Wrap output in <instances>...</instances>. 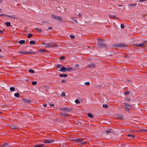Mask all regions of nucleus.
<instances>
[{
    "mask_svg": "<svg viewBox=\"0 0 147 147\" xmlns=\"http://www.w3.org/2000/svg\"><path fill=\"white\" fill-rule=\"evenodd\" d=\"M69 140L75 142H78L80 143L81 145H83L86 143V142H83V141L84 140V138H78L76 139L74 138H72L71 137H69Z\"/></svg>",
    "mask_w": 147,
    "mask_h": 147,
    "instance_id": "nucleus-1",
    "label": "nucleus"
},
{
    "mask_svg": "<svg viewBox=\"0 0 147 147\" xmlns=\"http://www.w3.org/2000/svg\"><path fill=\"white\" fill-rule=\"evenodd\" d=\"M113 47L117 48V47L121 48L124 47H126L128 46L127 45H126L124 43H119L118 44H113Z\"/></svg>",
    "mask_w": 147,
    "mask_h": 147,
    "instance_id": "nucleus-2",
    "label": "nucleus"
},
{
    "mask_svg": "<svg viewBox=\"0 0 147 147\" xmlns=\"http://www.w3.org/2000/svg\"><path fill=\"white\" fill-rule=\"evenodd\" d=\"M45 47L46 48L55 47L57 46V45L54 43H46L45 44Z\"/></svg>",
    "mask_w": 147,
    "mask_h": 147,
    "instance_id": "nucleus-3",
    "label": "nucleus"
},
{
    "mask_svg": "<svg viewBox=\"0 0 147 147\" xmlns=\"http://www.w3.org/2000/svg\"><path fill=\"white\" fill-rule=\"evenodd\" d=\"M51 18L55 20H57L59 21L60 22H61L62 21V19L61 18L58 16H57L54 14H51Z\"/></svg>",
    "mask_w": 147,
    "mask_h": 147,
    "instance_id": "nucleus-4",
    "label": "nucleus"
},
{
    "mask_svg": "<svg viewBox=\"0 0 147 147\" xmlns=\"http://www.w3.org/2000/svg\"><path fill=\"white\" fill-rule=\"evenodd\" d=\"M97 44L98 45V47H99L100 48H105L107 47L106 44L103 43L100 41H98Z\"/></svg>",
    "mask_w": 147,
    "mask_h": 147,
    "instance_id": "nucleus-5",
    "label": "nucleus"
},
{
    "mask_svg": "<svg viewBox=\"0 0 147 147\" xmlns=\"http://www.w3.org/2000/svg\"><path fill=\"white\" fill-rule=\"evenodd\" d=\"M57 69L58 71H64V66H62L61 64H57L56 66Z\"/></svg>",
    "mask_w": 147,
    "mask_h": 147,
    "instance_id": "nucleus-6",
    "label": "nucleus"
},
{
    "mask_svg": "<svg viewBox=\"0 0 147 147\" xmlns=\"http://www.w3.org/2000/svg\"><path fill=\"white\" fill-rule=\"evenodd\" d=\"M147 43V41H144L142 43L139 44H136L134 45V46L136 47H142L144 45Z\"/></svg>",
    "mask_w": 147,
    "mask_h": 147,
    "instance_id": "nucleus-7",
    "label": "nucleus"
},
{
    "mask_svg": "<svg viewBox=\"0 0 147 147\" xmlns=\"http://www.w3.org/2000/svg\"><path fill=\"white\" fill-rule=\"evenodd\" d=\"M76 69L75 67H65V72L68 71L70 72L72 71H74Z\"/></svg>",
    "mask_w": 147,
    "mask_h": 147,
    "instance_id": "nucleus-8",
    "label": "nucleus"
},
{
    "mask_svg": "<svg viewBox=\"0 0 147 147\" xmlns=\"http://www.w3.org/2000/svg\"><path fill=\"white\" fill-rule=\"evenodd\" d=\"M124 104L126 107H125V109L127 110L128 111H129L130 109L132 107V106L130 104L126 102H124Z\"/></svg>",
    "mask_w": 147,
    "mask_h": 147,
    "instance_id": "nucleus-9",
    "label": "nucleus"
},
{
    "mask_svg": "<svg viewBox=\"0 0 147 147\" xmlns=\"http://www.w3.org/2000/svg\"><path fill=\"white\" fill-rule=\"evenodd\" d=\"M54 142V140H51V139H47L45 141H44L43 143H53Z\"/></svg>",
    "mask_w": 147,
    "mask_h": 147,
    "instance_id": "nucleus-10",
    "label": "nucleus"
},
{
    "mask_svg": "<svg viewBox=\"0 0 147 147\" xmlns=\"http://www.w3.org/2000/svg\"><path fill=\"white\" fill-rule=\"evenodd\" d=\"M89 65V67L91 69L95 67L96 66V65L94 63H90Z\"/></svg>",
    "mask_w": 147,
    "mask_h": 147,
    "instance_id": "nucleus-11",
    "label": "nucleus"
},
{
    "mask_svg": "<svg viewBox=\"0 0 147 147\" xmlns=\"http://www.w3.org/2000/svg\"><path fill=\"white\" fill-rule=\"evenodd\" d=\"M117 118H119L122 120H124V118L123 115L122 114L118 115H117Z\"/></svg>",
    "mask_w": 147,
    "mask_h": 147,
    "instance_id": "nucleus-12",
    "label": "nucleus"
},
{
    "mask_svg": "<svg viewBox=\"0 0 147 147\" xmlns=\"http://www.w3.org/2000/svg\"><path fill=\"white\" fill-rule=\"evenodd\" d=\"M72 110V109L65 107V111L70 112Z\"/></svg>",
    "mask_w": 147,
    "mask_h": 147,
    "instance_id": "nucleus-13",
    "label": "nucleus"
},
{
    "mask_svg": "<svg viewBox=\"0 0 147 147\" xmlns=\"http://www.w3.org/2000/svg\"><path fill=\"white\" fill-rule=\"evenodd\" d=\"M23 100L24 102L26 103H28L30 102V99H27L25 98H24L23 99Z\"/></svg>",
    "mask_w": 147,
    "mask_h": 147,
    "instance_id": "nucleus-14",
    "label": "nucleus"
},
{
    "mask_svg": "<svg viewBox=\"0 0 147 147\" xmlns=\"http://www.w3.org/2000/svg\"><path fill=\"white\" fill-rule=\"evenodd\" d=\"M11 128L15 129H18V128L17 127L14 125H12L10 126Z\"/></svg>",
    "mask_w": 147,
    "mask_h": 147,
    "instance_id": "nucleus-15",
    "label": "nucleus"
},
{
    "mask_svg": "<svg viewBox=\"0 0 147 147\" xmlns=\"http://www.w3.org/2000/svg\"><path fill=\"white\" fill-rule=\"evenodd\" d=\"M35 29L37 30L39 33H42V29L40 28H36Z\"/></svg>",
    "mask_w": 147,
    "mask_h": 147,
    "instance_id": "nucleus-16",
    "label": "nucleus"
},
{
    "mask_svg": "<svg viewBox=\"0 0 147 147\" xmlns=\"http://www.w3.org/2000/svg\"><path fill=\"white\" fill-rule=\"evenodd\" d=\"M111 129H107V130L105 131V132L107 133V134H108L109 133H110L111 132Z\"/></svg>",
    "mask_w": 147,
    "mask_h": 147,
    "instance_id": "nucleus-17",
    "label": "nucleus"
},
{
    "mask_svg": "<svg viewBox=\"0 0 147 147\" xmlns=\"http://www.w3.org/2000/svg\"><path fill=\"white\" fill-rule=\"evenodd\" d=\"M88 116L89 117L91 118H93L94 117V116L92 115V114L90 113H88Z\"/></svg>",
    "mask_w": 147,
    "mask_h": 147,
    "instance_id": "nucleus-18",
    "label": "nucleus"
},
{
    "mask_svg": "<svg viewBox=\"0 0 147 147\" xmlns=\"http://www.w3.org/2000/svg\"><path fill=\"white\" fill-rule=\"evenodd\" d=\"M5 24L7 26H11V24L10 22H7L5 23Z\"/></svg>",
    "mask_w": 147,
    "mask_h": 147,
    "instance_id": "nucleus-19",
    "label": "nucleus"
},
{
    "mask_svg": "<svg viewBox=\"0 0 147 147\" xmlns=\"http://www.w3.org/2000/svg\"><path fill=\"white\" fill-rule=\"evenodd\" d=\"M38 51L40 53L44 52H47V51H46L44 49H40L38 50Z\"/></svg>",
    "mask_w": 147,
    "mask_h": 147,
    "instance_id": "nucleus-20",
    "label": "nucleus"
},
{
    "mask_svg": "<svg viewBox=\"0 0 147 147\" xmlns=\"http://www.w3.org/2000/svg\"><path fill=\"white\" fill-rule=\"evenodd\" d=\"M25 40H20L19 42V43L20 44H23L24 43Z\"/></svg>",
    "mask_w": 147,
    "mask_h": 147,
    "instance_id": "nucleus-21",
    "label": "nucleus"
},
{
    "mask_svg": "<svg viewBox=\"0 0 147 147\" xmlns=\"http://www.w3.org/2000/svg\"><path fill=\"white\" fill-rule=\"evenodd\" d=\"M35 52H31L29 51H27L26 52V54H28L29 55L32 54H35Z\"/></svg>",
    "mask_w": 147,
    "mask_h": 147,
    "instance_id": "nucleus-22",
    "label": "nucleus"
},
{
    "mask_svg": "<svg viewBox=\"0 0 147 147\" xmlns=\"http://www.w3.org/2000/svg\"><path fill=\"white\" fill-rule=\"evenodd\" d=\"M44 145V144H38L34 146L33 147H42Z\"/></svg>",
    "mask_w": 147,
    "mask_h": 147,
    "instance_id": "nucleus-23",
    "label": "nucleus"
},
{
    "mask_svg": "<svg viewBox=\"0 0 147 147\" xmlns=\"http://www.w3.org/2000/svg\"><path fill=\"white\" fill-rule=\"evenodd\" d=\"M127 136L129 137H132V138H135V136L134 135L128 134Z\"/></svg>",
    "mask_w": 147,
    "mask_h": 147,
    "instance_id": "nucleus-24",
    "label": "nucleus"
},
{
    "mask_svg": "<svg viewBox=\"0 0 147 147\" xmlns=\"http://www.w3.org/2000/svg\"><path fill=\"white\" fill-rule=\"evenodd\" d=\"M30 44L32 45H34L36 43V41H34L31 40L30 42Z\"/></svg>",
    "mask_w": 147,
    "mask_h": 147,
    "instance_id": "nucleus-25",
    "label": "nucleus"
},
{
    "mask_svg": "<svg viewBox=\"0 0 147 147\" xmlns=\"http://www.w3.org/2000/svg\"><path fill=\"white\" fill-rule=\"evenodd\" d=\"M97 40L98 41H100V42H104L105 41L104 39H99L98 38L97 39Z\"/></svg>",
    "mask_w": 147,
    "mask_h": 147,
    "instance_id": "nucleus-26",
    "label": "nucleus"
},
{
    "mask_svg": "<svg viewBox=\"0 0 147 147\" xmlns=\"http://www.w3.org/2000/svg\"><path fill=\"white\" fill-rule=\"evenodd\" d=\"M28 71L30 73L33 74L34 73V71L33 69H30Z\"/></svg>",
    "mask_w": 147,
    "mask_h": 147,
    "instance_id": "nucleus-27",
    "label": "nucleus"
},
{
    "mask_svg": "<svg viewBox=\"0 0 147 147\" xmlns=\"http://www.w3.org/2000/svg\"><path fill=\"white\" fill-rule=\"evenodd\" d=\"M20 96V94L18 93H16L14 94V96L16 97H19Z\"/></svg>",
    "mask_w": 147,
    "mask_h": 147,
    "instance_id": "nucleus-28",
    "label": "nucleus"
},
{
    "mask_svg": "<svg viewBox=\"0 0 147 147\" xmlns=\"http://www.w3.org/2000/svg\"><path fill=\"white\" fill-rule=\"evenodd\" d=\"M15 88L13 87H11L10 88V90L11 91H13L15 90Z\"/></svg>",
    "mask_w": 147,
    "mask_h": 147,
    "instance_id": "nucleus-29",
    "label": "nucleus"
},
{
    "mask_svg": "<svg viewBox=\"0 0 147 147\" xmlns=\"http://www.w3.org/2000/svg\"><path fill=\"white\" fill-rule=\"evenodd\" d=\"M33 36V34H29L28 35L27 37L28 38H30Z\"/></svg>",
    "mask_w": 147,
    "mask_h": 147,
    "instance_id": "nucleus-30",
    "label": "nucleus"
},
{
    "mask_svg": "<svg viewBox=\"0 0 147 147\" xmlns=\"http://www.w3.org/2000/svg\"><path fill=\"white\" fill-rule=\"evenodd\" d=\"M13 15H11V16H9V15H6V16L8 17H9V18H15L14 17H13Z\"/></svg>",
    "mask_w": 147,
    "mask_h": 147,
    "instance_id": "nucleus-31",
    "label": "nucleus"
},
{
    "mask_svg": "<svg viewBox=\"0 0 147 147\" xmlns=\"http://www.w3.org/2000/svg\"><path fill=\"white\" fill-rule=\"evenodd\" d=\"M124 94L127 95L129 94V91H126L124 92Z\"/></svg>",
    "mask_w": 147,
    "mask_h": 147,
    "instance_id": "nucleus-32",
    "label": "nucleus"
},
{
    "mask_svg": "<svg viewBox=\"0 0 147 147\" xmlns=\"http://www.w3.org/2000/svg\"><path fill=\"white\" fill-rule=\"evenodd\" d=\"M32 84L33 85H35L37 84V82L36 81H33L32 82Z\"/></svg>",
    "mask_w": 147,
    "mask_h": 147,
    "instance_id": "nucleus-33",
    "label": "nucleus"
},
{
    "mask_svg": "<svg viewBox=\"0 0 147 147\" xmlns=\"http://www.w3.org/2000/svg\"><path fill=\"white\" fill-rule=\"evenodd\" d=\"M18 53H21L22 54H26V52H24V51H19V52H18Z\"/></svg>",
    "mask_w": 147,
    "mask_h": 147,
    "instance_id": "nucleus-34",
    "label": "nucleus"
},
{
    "mask_svg": "<svg viewBox=\"0 0 147 147\" xmlns=\"http://www.w3.org/2000/svg\"><path fill=\"white\" fill-rule=\"evenodd\" d=\"M103 108H107L108 107V105H107L103 104L102 105Z\"/></svg>",
    "mask_w": 147,
    "mask_h": 147,
    "instance_id": "nucleus-35",
    "label": "nucleus"
},
{
    "mask_svg": "<svg viewBox=\"0 0 147 147\" xmlns=\"http://www.w3.org/2000/svg\"><path fill=\"white\" fill-rule=\"evenodd\" d=\"M8 145V143H4L3 145H1V146H7V145Z\"/></svg>",
    "mask_w": 147,
    "mask_h": 147,
    "instance_id": "nucleus-36",
    "label": "nucleus"
},
{
    "mask_svg": "<svg viewBox=\"0 0 147 147\" xmlns=\"http://www.w3.org/2000/svg\"><path fill=\"white\" fill-rule=\"evenodd\" d=\"M75 102L77 104L79 103H80V102L79 100H78V99L76 100Z\"/></svg>",
    "mask_w": 147,
    "mask_h": 147,
    "instance_id": "nucleus-37",
    "label": "nucleus"
},
{
    "mask_svg": "<svg viewBox=\"0 0 147 147\" xmlns=\"http://www.w3.org/2000/svg\"><path fill=\"white\" fill-rule=\"evenodd\" d=\"M125 100L126 101H130V99L129 98H125Z\"/></svg>",
    "mask_w": 147,
    "mask_h": 147,
    "instance_id": "nucleus-38",
    "label": "nucleus"
},
{
    "mask_svg": "<svg viewBox=\"0 0 147 147\" xmlns=\"http://www.w3.org/2000/svg\"><path fill=\"white\" fill-rule=\"evenodd\" d=\"M85 84L87 86L89 85L90 84V83L89 82H86L85 83Z\"/></svg>",
    "mask_w": 147,
    "mask_h": 147,
    "instance_id": "nucleus-39",
    "label": "nucleus"
},
{
    "mask_svg": "<svg viewBox=\"0 0 147 147\" xmlns=\"http://www.w3.org/2000/svg\"><path fill=\"white\" fill-rule=\"evenodd\" d=\"M110 17H112L113 18H117V16L116 15H111Z\"/></svg>",
    "mask_w": 147,
    "mask_h": 147,
    "instance_id": "nucleus-40",
    "label": "nucleus"
},
{
    "mask_svg": "<svg viewBox=\"0 0 147 147\" xmlns=\"http://www.w3.org/2000/svg\"><path fill=\"white\" fill-rule=\"evenodd\" d=\"M140 131L141 132H146V129H143L140 130Z\"/></svg>",
    "mask_w": 147,
    "mask_h": 147,
    "instance_id": "nucleus-41",
    "label": "nucleus"
},
{
    "mask_svg": "<svg viewBox=\"0 0 147 147\" xmlns=\"http://www.w3.org/2000/svg\"><path fill=\"white\" fill-rule=\"evenodd\" d=\"M130 5L131 6H136L137 5L136 4H130Z\"/></svg>",
    "mask_w": 147,
    "mask_h": 147,
    "instance_id": "nucleus-42",
    "label": "nucleus"
},
{
    "mask_svg": "<svg viewBox=\"0 0 147 147\" xmlns=\"http://www.w3.org/2000/svg\"><path fill=\"white\" fill-rule=\"evenodd\" d=\"M121 28H124V25L123 24H121Z\"/></svg>",
    "mask_w": 147,
    "mask_h": 147,
    "instance_id": "nucleus-43",
    "label": "nucleus"
},
{
    "mask_svg": "<svg viewBox=\"0 0 147 147\" xmlns=\"http://www.w3.org/2000/svg\"><path fill=\"white\" fill-rule=\"evenodd\" d=\"M42 23L43 25H44V24L47 25V22L44 21V22H42Z\"/></svg>",
    "mask_w": 147,
    "mask_h": 147,
    "instance_id": "nucleus-44",
    "label": "nucleus"
},
{
    "mask_svg": "<svg viewBox=\"0 0 147 147\" xmlns=\"http://www.w3.org/2000/svg\"><path fill=\"white\" fill-rule=\"evenodd\" d=\"M59 76L61 77H64V74H60Z\"/></svg>",
    "mask_w": 147,
    "mask_h": 147,
    "instance_id": "nucleus-45",
    "label": "nucleus"
},
{
    "mask_svg": "<svg viewBox=\"0 0 147 147\" xmlns=\"http://www.w3.org/2000/svg\"><path fill=\"white\" fill-rule=\"evenodd\" d=\"M69 36L71 38H75V36L74 35H71Z\"/></svg>",
    "mask_w": 147,
    "mask_h": 147,
    "instance_id": "nucleus-46",
    "label": "nucleus"
},
{
    "mask_svg": "<svg viewBox=\"0 0 147 147\" xmlns=\"http://www.w3.org/2000/svg\"><path fill=\"white\" fill-rule=\"evenodd\" d=\"M61 96L62 97L64 96V92H62L61 93Z\"/></svg>",
    "mask_w": 147,
    "mask_h": 147,
    "instance_id": "nucleus-47",
    "label": "nucleus"
},
{
    "mask_svg": "<svg viewBox=\"0 0 147 147\" xmlns=\"http://www.w3.org/2000/svg\"><path fill=\"white\" fill-rule=\"evenodd\" d=\"M60 59H61L63 60L64 59V56H63L60 57Z\"/></svg>",
    "mask_w": 147,
    "mask_h": 147,
    "instance_id": "nucleus-48",
    "label": "nucleus"
},
{
    "mask_svg": "<svg viewBox=\"0 0 147 147\" xmlns=\"http://www.w3.org/2000/svg\"><path fill=\"white\" fill-rule=\"evenodd\" d=\"M7 15L5 14H0V16H6Z\"/></svg>",
    "mask_w": 147,
    "mask_h": 147,
    "instance_id": "nucleus-49",
    "label": "nucleus"
},
{
    "mask_svg": "<svg viewBox=\"0 0 147 147\" xmlns=\"http://www.w3.org/2000/svg\"><path fill=\"white\" fill-rule=\"evenodd\" d=\"M60 109L61 111H64V108H60Z\"/></svg>",
    "mask_w": 147,
    "mask_h": 147,
    "instance_id": "nucleus-50",
    "label": "nucleus"
},
{
    "mask_svg": "<svg viewBox=\"0 0 147 147\" xmlns=\"http://www.w3.org/2000/svg\"><path fill=\"white\" fill-rule=\"evenodd\" d=\"M61 113V115L62 116H64V113H63V112H60Z\"/></svg>",
    "mask_w": 147,
    "mask_h": 147,
    "instance_id": "nucleus-51",
    "label": "nucleus"
},
{
    "mask_svg": "<svg viewBox=\"0 0 147 147\" xmlns=\"http://www.w3.org/2000/svg\"><path fill=\"white\" fill-rule=\"evenodd\" d=\"M147 1V0H140V2H143V1Z\"/></svg>",
    "mask_w": 147,
    "mask_h": 147,
    "instance_id": "nucleus-52",
    "label": "nucleus"
},
{
    "mask_svg": "<svg viewBox=\"0 0 147 147\" xmlns=\"http://www.w3.org/2000/svg\"><path fill=\"white\" fill-rule=\"evenodd\" d=\"M43 106L44 107H46L47 106V104H45L43 105Z\"/></svg>",
    "mask_w": 147,
    "mask_h": 147,
    "instance_id": "nucleus-53",
    "label": "nucleus"
},
{
    "mask_svg": "<svg viewBox=\"0 0 147 147\" xmlns=\"http://www.w3.org/2000/svg\"><path fill=\"white\" fill-rule=\"evenodd\" d=\"M121 146L123 147H124L125 146V144H123L121 145Z\"/></svg>",
    "mask_w": 147,
    "mask_h": 147,
    "instance_id": "nucleus-54",
    "label": "nucleus"
},
{
    "mask_svg": "<svg viewBox=\"0 0 147 147\" xmlns=\"http://www.w3.org/2000/svg\"><path fill=\"white\" fill-rule=\"evenodd\" d=\"M65 117H67L68 116V115L67 114H66V113H65Z\"/></svg>",
    "mask_w": 147,
    "mask_h": 147,
    "instance_id": "nucleus-55",
    "label": "nucleus"
},
{
    "mask_svg": "<svg viewBox=\"0 0 147 147\" xmlns=\"http://www.w3.org/2000/svg\"><path fill=\"white\" fill-rule=\"evenodd\" d=\"M48 29H49L50 30H51L52 29V27H48Z\"/></svg>",
    "mask_w": 147,
    "mask_h": 147,
    "instance_id": "nucleus-56",
    "label": "nucleus"
},
{
    "mask_svg": "<svg viewBox=\"0 0 147 147\" xmlns=\"http://www.w3.org/2000/svg\"><path fill=\"white\" fill-rule=\"evenodd\" d=\"M75 67H79V65L77 64L75 65Z\"/></svg>",
    "mask_w": 147,
    "mask_h": 147,
    "instance_id": "nucleus-57",
    "label": "nucleus"
},
{
    "mask_svg": "<svg viewBox=\"0 0 147 147\" xmlns=\"http://www.w3.org/2000/svg\"><path fill=\"white\" fill-rule=\"evenodd\" d=\"M0 32H1V33H3V30H0Z\"/></svg>",
    "mask_w": 147,
    "mask_h": 147,
    "instance_id": "nucleus-58",
    "label": "nucleus"
},
{
    "mask_svg": "<svg viewBox=\"0 0 147 147\" xmlns=\"http://www.w3.org/2000/svg\"><path fill=\"white\" fill-rule=\"evenodd\" d=\"M74 22H75L76 23H77V21L76 20H73Z\"/></svg>",
    "mask_w": 147,
    "mask_h": 147,
    "instance_id": "nucleus-59",
    "label": "nucleus"
},
{
    "mask_svg": "<svg viewBox=\"0 0 147 147\" xmlns=\"http://www.w3.org/2000/svg\"><path fill=\"white\" fill-rule=\"evenodd\" d=\"M51 106L52 107H53L54 106V104H51Z\"/></svg>",
    "mask_w": 147,
    "mask_h": 147,
    "instance_id": "nucleus-60",
    "label": "nucleus"
},
{
    "mask_svg": "<svg viewBox=\"0 0 147 147\" xmlns=\"http://www.w3.org/2000/svg\"><path fill=\"white\" fill-rule=\"evenodd\" d=\"M61 82H64V80H61Z\"/></svg>",
    "mask_w": 147,
    "mask_h": 147,
    "instance_id": "nucleus-61",
    "label": "nucleus"
},
{
    "mask_svg": "<svg viewBox=\"0 0 147 147\" xmlns=\"http://www.w3.org/2000/svg\"><path fill=\"white\" fill-rule=\"evenodd\" d=\"M67 74H65V78L67 77Z\"/></svg>",
    "mask_w": 147,
    "mask_h": 147,
    "instance_id": "nucleus-62",
    "label": "nucleus"
},
{
    "mask_svg": "<svg viewBox=\"0 0 147 147\" xmlns=\"http://www.w3.org/2000/svg\"><path fill=\"white\" fill-rule=\"evenodd\" d=\"M3 57V56L0 55V58H2Z\"/></svg>",
    "mask_w": 147,
    "mask_h": 147,
    "instance_id": "nucleus-63",
    "label": "nucleus"
},
{
    "mask_svg": "<svg viewBox=\"0 0 147 147\" xmlns=\"http://www.w3.org/2000/svg\"><path fill=\"white\" fill-rule=\"evenodd\" d=\"M2 12V9H0V13H1Z\"/></svg>",
    "mask_w": 147,
    "mask_h": 147,
    "instance_id": "nucleus-64",
    "label": "nucleus"
}]
</instances>
